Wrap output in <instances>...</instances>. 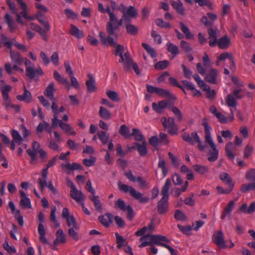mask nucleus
I'll return each instance as SVG.
<instances>
[{
  "label": "nucleus",
  "instance_id": "obj_1",
  "mask_svg": "<svg viewBox=\"0 0 255 255\" xmlns=\"http://www.w3.org/2000/svg\"><path fill=\"white\" fill-rule=\"evenodd\" d=\"M141 244L139 246V248H143L149 245L155 244L158 246H161L167 249L170 253L171 255H177V251L174 250L169 245L162 243H170V240L165 236L157 235H152L149 234L139 239Z\"/></svg>",
  "mask_w": 255,
  "mask_h": 255
},
{
  "label": "nucleus",
  "instance_id": "obj_2",
  "mask_svg": "<svg viewBox=\"0 0 255 255\" xmlns=\"http://www.w3.org/2000/svg\"><path fill=\"white\" fill-rule=\"evenodd\" d=\"M118 29V18L115 14H110L109 16V21L107 22L106 24L107 32L108 36L106 37L105 33L102 31L99 33V37L102 44L105 45H109L112 46L116 45V42L111 36L117 37V33L115 30Z\"/></svg>",
  "mask_w": 255,
  "mask_h": 255
},
{
  "label": "nucleus",
  "instance_id": "obj_3",
  "mask_svg": "<svg viewBox=\"0 0 255 255\" xmlns=\"http://www.w3.org/2000/svg\"><path fill=\"white\" fill-rule=\"evenodd\" d=\"M171 181L170 179L166 180L164 185L162 188L161 195L162 198L157 203V211L159 214H164L168 210V200H169V190Z\"/></svg>",
  "mask_w": 255,
  "mask_h": 255
},
{
  "label": "nucleus",
  "instance_id": "obj_4",
  "mask_svg": "<svg viewBox=\"0 0 255 255\" xmlns=\"http://www.w3.org/2000/svg\"><path fill=\"white\" fill-rule=\"evenodd\" d=\"M120 190L125 193H128L135 200L138 201L140 203H146L149 201V198L147 196H143L142 193L136 191L131 186H129L125 184H118Z\"/></svg>",
  "mask_w": 255,
  "mask_h": 255
},
{
  "label": "nucleus",
  "instance_id": "obj_5",
  "mask_svg": "<svg viewBox=\"0 0 255 255\" xmlns=\"http://www.w3.org/2000/svg\"><path fill=\"white\" fill-rule=\"evenodd\" d=\"M182 139L189 143L193 144L194 142L198 143V148L200 151H204L207 147L206 144H203L202 141L196 131L193 132L190 135L188 132H184L182 135Z\"/></svg>",
  "mask_w": 255,
  "mask_h": 255
},
{
  "label": "nucleus",
  "instance_id": "obj_6",
  "mask_svg": "<svg viewBox=\"0 0 255 255\" xmlns=\"http://www.w3.org/2000/svg\"><path fill=\"white\" fill-rule=\"evenodd\" d=\"M0 91L3 100V105L6 110L11 108V100L9 97L8 93L11 90V87L9 85L4 86L1 87Z\"/></svg>",
  "mask_w": 255,
  "mask_h": 255
},
{
  "label": "nucleus",
  "instance_id": "obj_7",
  "mask_svg": "<svg viewBox=\"0 0 255 255\" xmlns=\"http://www.w3.org/2000/svg\"><path fill=\"white\" fill-rule=\"evenodd\" d=\"M205 143L208 144L211 148L207 153L208 161L210 162L215 161L219 156V150L217 149L214 141H211Z\"/></svg>",
  "mask_w": 255,
  "mask_h": 255
},
{
  "label": "nucleus",
  "instance_id": "obj_8",
  "mask_svg": "<svg viewBox=\"0 0 255 255\" xmlns=\"http://www.w3.org/2000/svg\"><path fill=\"white\" fill-rule=\"evenodd\" d=\"M212 240L219 248L224 249L227 248L224 239V234L222 231H218L215 233L213 236Z\"/></svg>",
  "mask_w": 255,
  "mask_h": 255
},
{
  "label": "nucleus",
  "instance_id": "obj_9",
  "mask_svg": "<svg viewBox=\"0 0 255 255\" xmlns=\"http://www.w3.org/2000/svg\"><path fill=\"white\" fill-rule=\"evenodd\" d=\"M129 150L136 149L139 154L141 156H144L147 153L146 141H143L141 143L135 142L132 144V146L128 148Z\"/></svg>",
  "mask_w": 255,
  "mask_h": 255
},
{
  "label": "nucleus",
  "instance_id": "obj_10",
  "mask_svg": "<svg viewBox=\"0 0 255 255\" xmlns=\"http://www.w3.org/2000/svg\"><path fill=\"white\" fill-rule=\"evenodd\" d=\"M218 74V72L217 70L211 68L206 74L205 80L210 84H215L217 83Z\"/></svg>",
  "mask_w": 255,
  "mask_h": 255
},
{
  "label": "nucleus",
  "instance_id": "obj_11",
  "mask_svg": "<svg viewBox=\"0 0 255 255\" xmlns=\"http://www.w3.org/2000/svg\"><path fill=\"white\" fill-rule=\"evenodd\" d=\"M99 220L103 225L108 228L113 222V216L111 213H106L104 215L100 216L99 217Z\"/></svg>",
  "mask_w": 255,
  "mask_h": 255
},
{
  "label": "nucleus",
  "instance_id": "obj_12",
  "mask_svg": "<svg viewBox=\"0 0 255 255\" xmlns=\"http://www.w3.org/2000/svg\"><path fill=\"white\" fill-rule=\"evenodd\" d=\"M9 53L10 59L14 64L19 65L22 64L23 58L19 52L13 50H10Z\"/></svg>",
  "mask_w": 255,
  "mask_h": 255
},
{
  "label": "nucleus",
  "instance_id": "obj_13",
  "mask_svg": "<svg viewBox=\"0 0 255 255\" xmlns=\"http://www.w3.org/2000/svg\"><path fill=\"white\" fill-rule=\"evenodd\" d=\"M222 124H226L229 122H232L234 119V115L233 110L230 109V114L229 117H226L220 113H219L215 116Z\"/></svg>",
  "mask_w": 255,
  "mask_h": 255
},
{
  "label": "nucleus",
  "instance_id": "obj_14",
  "mask_svg": "<svg viewBox=\"0 0 255 255\" xmlns=\"http://www.w3.org/2000/svg\"><path fill=\"white\" fill-rule=\"evenodd\" d=\"M43 71L40 67H38L35 70L33 67H27L26 68V75L30 79H33L36 75H42Z\"/></svg>",
  "mask_w": 255,
  "mask_h": 255
},
{
  "label": "nucleus",
  "instance_id": "obj_15",
  "mask_svg": "<svg viewBox=\"0 0 255 255\" xmlns=\"http://www.w3.org/2000/svg\"><path fill=\"white\" fill-rule=\"evenodd\" d=\"M17 3L21 6L22 9V11L19 13L20 14L21 16H22L24 18L27 20H33V17L31 16H29L27 14V5L25 3H24L22 0H16Z\"/></svg>",
  "mask_w": 255,
  "mask_h": 255
},
{
  "label": "nucleus",
  "instance_id": "obj_16",
  "mask_svg": "<svg viewBox=\"0 0 255 255\" xmlns=\"http://www.w3.org/2000/svg\"><path fill=\"white\" fill-rule=\"evenodd\" d=\"M235 206V202L233 200L230 201L227 205L224 208L222 211L221 219L224 220L227 216H230L234 209Z\"/></svg>",
  "mask_w": 255,
  "mask_h": 255
},
{
  "label": "nucleus",
  "instance_id": "obj_17",
  "mask_svg": "<svg viewBox=\"0 0 255 255\" xmlns=\"http://www.w3.org/2000/svg\"><path fill=\"white\" fill-rule=\"evenodd\" d=\"M120 6L123 8L122 12L123 13V17H126L128 15V16L131 17H135L137 15V12L135 8L132 6H129V7L127 9L126 12L125 11L126 7L123 3H121Z\"/></svg>",
  "mask_w": 255,
  "mask_h": 255
},
{
  "label": "nucleus",
  "instance_id": "obj_18",
  "mask_svg": "<svg viewBox=\"0 0 255 255\" xmlns=\"http://www.w3.org/2000/svg\"><path fill=\"white\" fill-rule=\"evenodd\" d=\"M235 145L231 142H228L225 146V152L228 158L234 160L235 154L233 151L236 150Z\"/></svg>",
  "mask_w": 255,
  "mask_h": 255
},
{
  "label": "nucleus",
  "instance_id": "obj_19",
  "mask_svg": "<svg viewBox=\"0 0 255 255\" xmlns=\"http://www.w3.org/2000/svg\"><path fill=\"white\" fill-rule=\"evenodd\" d=\"M70 196L77 202L80 203H81L84 199V195L82 192L77 188L70 191Z\"/></svg>",
  "mask_w": 255,
  "mask_h": 255
},
{
  "label": "nucleus",
  "instance_id": "obj_20",
  "mask_svg": "<svg viewBox=\"0 0 255 255\" xmlns=\"http://www.w3.org/2000/svg\"><path fill=\"white\" fill-rule=\"evenodd\" d=\"M89 79L86 82L87 91L89 93H93L96 90L95 80L90 74L88 75Z\"/></svg>",
  "mask_w": 255,
  "mask_h": 255
},
{
  "label": "nucleus",
  "instance_id": "obj_21",
  "mask_svg": "<svg viewBox=\"0 0 255 255\" xmlns=\"http://www.w3.org/2000/svg\"><path fill=\"white\" fill-rule=\"evenodd\" d=\"M55 91L54 84L53 82L50 83L46 88L44 92V94L50 100L55 101V98L54 97V92Z\"/></svg>",
  "mask_w": 255,
  "mask_h": 255
},
{
  "label": "nucleus",
  "instance_id": "obj_22",
  "mask_svg": "<svg viewBox=\"0 0 255 255\" xmlns=\"http://www.w3.org/2000/svg\"><path fill=\"white\" fill-rule=\"evenodd\" d=\"M171 3L178 14L181 15H184L185 14V8L183 6V3L180 0L177 1H171Z\"/></svg>",
  "mask_w": 255,
  "mask_h": 255
},
{
  "label": "nucleus",
  "instance_id": "obj_23",
  "mask_svg": "<svg viewBox=\"0 0 255 255\" xmlns=\"http://www.w3.org/2000/svg\"><path fill=\"white\" fill-rule=\"evenodd\" d=\"M205 119H204L203 122L202 124L204 127L205 131V142L213 141L210 132V130L211 129V128L208 125L206 122H205Z\"/></svg>",
  "mask_w": 255,
  "mask_h": 255
},
{
  "label": "nucleus",
  "instance_id": "obj_24",
  "mask_svg": "<svg viewBox=\"0 0 255 255\" xmlns=\"http://www.w3.org/2000/svg\"><path fill=\"white\" fill-rule=\"evenodd\" d=\"M70 33L78 39L83 38L84 35L83 31L80 30L77 27L73 24L70 25Z\"/></svg>",
  "mask_w": 255,
  "mask_h": 255
},
{
  "label": "nucleus",
  "instance_id": "obj_25",
  "mask_svg": "<svg viewBox=\"0 0 255 255\" xmlns=\"http://www.w3.org/2000/svg\"><path fill=\"white\" fill-rule=\"evenodd\" d=\"M230 43V39L227 35H224L218 40V46L220 49L227 48Z\"/></svg>",
  "mask_w": 255,
  "mask_h": 255
},
{
  "label": "nucleus",
  "instance_id": "obj_26",
  "mask_svg": "<svg viewBox=\"0 0 255 255\" xmlns=\"http://www.w3.org/2000/svg\"><path fill=\"white\" fill-rule=\"evenodd\" d=\"M193 168L197 173L204 175L209 172V169L208 166L201 164H195L193 166Z\"/></svg>",
  "mask_w": 255,
  "mask_h": 255
},
{
  "label": "nucleus",
  "instance_id": "obj_27",
  "mask_svg": "<svg viewBox=\"0 0 255 255\" xmlns=\"http://www.w3.org/2000/svg\"><path fill=\"white\" fill-rule=\"evenodd\" d=\"M38 232L39 235V240L43 244H48L45 238V231L42 224L39 223L38 226Z\"/></svg>",
  "mask_w": 255,
  "mask_h": 255
},
{
  "label": "nucleus",
  "instance_id": "obj_28",
  "mask_svg": "<svg viewBox=\"0 0 255 255\" xmlns=\"http://www.w3.org/2000/svg\"><path fill=\"white\" fill-rule=\"evenodd\" d=\"M60 128L68 135H75L76 132L73 130L72 127L68 124L64 123L61 122L60 125Z\"/></svg>",
  "mask_w": 255,
  "mask_h": 255
},
{
  "label": "nucleus",
  "instance_id": "obj_29",
  "mask_svg": "<svg viewBox=\"0 0 255 255\" xmlns=\"http://www.w3.org/2000/svg\"><path fill=\"white\" fill-rule=\"evenodd\" d=\"M220 179L229 185V186L234 187V184L232 182L231 178L229 175L225 172H222L220 175Z\"/></svg>",
  "mask_w": 255,
  "mask_h": 255
},
{
  "label": "nucleus",
  "instance_id": "obj_30",
  "mask_svg": "<svg viewBox=\"0 0 255 255\" xmlns=\"http://www.w3.org/2000/svg\"><path fill=\"white\" fill-rule=\"evenodd\" d=\"M180 29L182 32L185 34V37L187 39H190L193 38V34L191 33L189 29L185 25L183 22H181L179 23Z\"/></svg>",
  "mask_w": 255,
  "mask_h": 255
},
{
  "label": "nucleus",
  "instance_id": "obj_31",
  "mask_svg": "<svg viewBox=\"0 0 255 255\" xmlns=\"http://www.w3.org/2000/svg\"><path fill=\"white\" fill-rule=\"evenodd\" d=\"M17 99L21 101H25L27 103H29L31 99V93L25 88L24 93L22 95H18Z\"/></svg>",
  "mask_w": 255,
  "mask_h": 255
},
{
  "label": "nucleus",
  "instance_id": "obj_32",
  "mask_svg": "<svg viewBox=\"0 0 255 255\" xmlns=\"http://www.w3.org/2000/svg\"><path fill=\"white\" fill-rule=\"evenodd\" d=\"M132 132L131 134V136H134V139L136 141H145V138L143 135L141 133L140 131L137 128H132Z\"/></svg>",
  "mask_w": 255,
  "mask_h": 255
},
{
  "label": "nucleus",
  "instance_id": "obj_33",
  "mask_svg": "<svg viewBox=\"0 0 255 255\" xmlns=\"http://www.w3.org/2000/svg\"><path fill=\"white\" fill-rule=\"evenodd\" d=\"M66 242L65 235L61 229H59L56 232V239L54 241L55 245L58 244L59 243H65Z\"/></svg>",
  "mask_w": 255,
  "mask_h": 255
},
{
  "label": "nucleus",
  "instance_id": "obj_34",
  "mask_svg": "<svg viewBox=\"0 0 255 255\" xmlns=\"http://www.w3.org/2000/svg\"><path fill=\"white\" fill-rule=\"evenodd\" d=\"M99 114L100 117L104 120H109L111 118L110 112L102 106L100 107Z\"/></svg>",
  "mask_w": 255,
  "mask_h": 255
},
{
  "label": "nucleus",
  "instance_id": "obj_35",
  "mask_svg": "<svg viewBox=\"0 0 255 255\" xmlns=\"http://www.w3.org/2000/svg\"><path fill=\"white\" fill-rule=\"evenodd\" d=\"M167 47V50L174 56L177 55L179 54V48L177 46L169 42L166 44Z\"/></svg>",
  "mask_w": 255,
  "mask_h": 255
},
{
  "label": "nucleus",
  "instance_id": "obj_36",
  "mask_svg": "<svg viewBox=\"0 0 255 255\" xmlns=\"http://www.w3.org/2000/svg\"><path fill=\"white\" fill-rule=\"evenodd\" d=\"M62 166L63 168H67L70 170H81L82 169L81 165L77 163H73L72 164H71L69 162H67L65 164H62Z\"/></svg>",
  "mask_w": 255,
  "mask_h": 255
},
{
  "label": "nucleus",
  "instance_id": "obj_37",
  "mask_svg": "<svg viewBox=\"0 0 255 255\" xmlns=\"http://www.w3.org/2000/svg\"><path fill=\"white\" fill-rule=\"evenodd\" d=\"M53 77L54 79L59 83L64 85H68L69 82L68 80L63 77H62L58 72L56 70L54 71Z\"/></svg>",
  "mask_w": 255,
  "mask_h": 255
},
{
  "label": "nucleus",
  "instance_id": "obj_38",
  "mask_svg": "<svg viewBox=\"0 0 255 255\" xmlns=\"http://www.w3.org/2000/svg\"><path fill=\"white\" fill-rule=\"evenodd\" d=\"M11 134L13 138V141H15L18 145H20L22 141V138L19 133L17 130L13 129L11 130Z\"/></svg>",
  "mask_w": 255,
  "mask_h": 255
},
{
  "label": "nucleus",
  "instance_id": "obj_39",
  "mask_svg": "<svg viewBox=\"0 0 255 255\" xmlns=\"http://www.w3.org/2000/svg\"><path fill=\"white\" fill-rule=\"evenodd\" d=\"M156 94L158 96L164 97L175 98V97L173 96L168 91L162 88H158Z\"/></svg>",
  "mask_w": 255,
  "mask_h": 255
},
{
  "label": "nucleus",
  "instance_id": "obj_40",
  "mask_svg": "<svg viewBox=\"0 0 255 255\" xmlns=\"http://www.w3.org/2000/svg\"><path fill=\"white\" fill-rule=\"evenodd\" d=\"M206 93V97L210 100H213L216 96V93L214 90H211L210 86H207L203 89Z\"/></svg>",
  "mask_w": 255,
  "mask_h": 255
},
{
  "label": "nucleus",
  "instance_id": "obj_41",
  "mask_svg": "<svg viewBox=\"0 0 255 255\" xmlns=\"http://www.w3.org/2000/svg\"><path fill=\"white\" fill-rule=\"evenodd\" d=\"M255 190V183L244 184L241 188V191L243 193H246L249 191Z\"/></svg>",
  "mask_w": 255,
  "mask_h": 255
},
{
  "label": "nucleus",
  "instance_id": "obj_42",
  "mask_svg": "<svg viewBox=\"0 0 255 255\" xmlns=\"http://www.w3.org/2000/svg\"><path fill=\"white\" fill-rule=\"evenodd\" d=\"M162 123L163 127L166 128L176 126L174 119L171 117H169L167 119L164 118L162 120Z\"/></svg>",
  "mask_w": 255,
  "mask_h": 255
},
{
  "label": "nucleus",
  "instance_id": "obj_43",
  "mask_svg": "<svg viewBox=\"0 0 255 255\" xmlns=\"http://www.w3.org/2000/svg\"><path fill=\"white\" fill-rule=\"evenodd\" d=\"M119 133L125 138H129L131 136L129 129L125 125H122L119 129Z\"/></svg>",
  "mask_w": 255,
  "mask_h": 255
},
{
  "label": "nucleus",
  "instance_id": "obj_44",
  "mask_svg": "<svg viewBox=\"0 0 255 255\" xmlns=\"http://www.w3.org/2000/svg\"><path fill=\"white\" fill-rule=\"evenodd\" d=\"M89 199L93 203L96 210H100L101 209L102 205L98 196H95L94 195H93L92 196H89Z\"/></svg>",
  "mask_w": 255,
  "mask_h": 255
},
{
  "label": "nucleus",
  "instance_id": "obj_45",
  "mask_svg": "<svg viewBox=\"0 0 255 255\" xmlns=\"http://www.w3.org/2000/svg\"><path fill=\"white\" fill-rule=\"evenodd\" d=\"M158 166L162 170V174L163 177H164L166 176L168 172V169L165 166V162L163 159L159 157V160L158 163Z\"/></svg>",
  "mask_w": 255,
  "mask_h": 255
},
{
  "label": "nucleus",
  "instance_id": "obj_46",
  "mask_svg": "<svg viewBox=\"0 0 255 255\" xmlns=\"http://www.w3.org/2000/svg\"><path fill=\"white\" fill-rule=\"evenodd\" d=\"M4 19H5L6 23H7V24L8 26V28H9V30H10V31H11V32L13 31L15 28V27L14 25V23H13V20H12L11 16L9 14L6 13L5 15Z\"/></svg>",
  "mask_w": 255,
  "mask_h": 255
},
{
  "label": "nucleus",
  "instance_id": "obj_47",
  "mask_svg": "<svg viewBox=\"0 0 255 255\" xmlns=\"http://www.w3.org/2000/svg\"><path fill=\"white\" fill-rule=\"evenodd\" d=\"M126 27L127 32L131 35H135L138 32V28L133 24L128 23Z\"/></svg>",
  "mask_w": 255,
  "mask_h": 255
},
{
  "label": "nucleus",
  "instance_id": "obj_48",
  "mask_svg": "<svg viewBox=\"0 0 255 255\" xmlns=\"http://www.w3.org/2000/svg\"><path fill=\"white\" fill-rule=\"evenodd\" d=\"M98 137L101 141L103 144L107 143L109 139V135L107 134L106 133L103 131L100 130L98 132Z\"/></svg>",
  "mask_w": 255,
  "mask_h": 255
},
{
  "label": "nucleus",
  "instance_id": "obj_49",
  "mask_svg": "<svg viewBox=\"0 0 255 255\" xmlns=\"http://www.w3.org/2000/svg\"><path fill=\"white\" fill-rule=\"evenodd\" d=\"M18 65L15 64L12 67H11L10 63H6L4 64V68L7 73L11 75L13 74V70L17 71V70L19 69Z\"/></svg>",
  "mask_w": 255,
  "mask_h": 255
},
{
  "label": "nucleus",
  "instance_id": "obj_50",
  "mask_svg": "<svg viewBox=\"0 0 255 255\" xmlns=\"http://www.w3.org/2000/svg\"><path fill=\"white\" fill-rule=\"evenodd\" d=\"M226 103L229 107H236L237 102L236 99L231 95H228L226 99Z\"/></svg>",
  "mask_w": 255,
  "mask_h": 255
},
{
  "label": "nucleus",
  "instance_id": "obj_51",
  "mask_svg": "<svg viewBox=\"0 0 255 255\" xmlns=\"http://www.w3.org/2000/svg\"><path fill=\"white\" fill-rule=\"evenodd\" d=\"M115 205L117 209H119L123 211H126V208H127V206H126L125 201L122 199H119L115 202Z\"/></svg>",
  "mask_w": 255,
  "mask_h": 255
},
{
  "label": "nucleus",
  "instance_id": "obj_52",
  "mask_svg": "<svg viewBox=\"0 0 255 255\" xmlns=\"http://www.w3.org/2000/svg\"><path fill=\"white\" fill-rule=\"evenodd\" d=\"M142 46L152 58L156 57V53L153 48L145 43H142Z\"/></svg>",
  "mask_w": 255,
  "mask_h": 255
},
{
  "label": "nucleus",
  "instance_id": "obj_53",
  "mask_svg": "<svg viewBox=\"0 0 255 255\" xmlns=\"http://www.w3.org/2000/svg\"><path fill=\"white\" fill-rule=\"evenodd\" d=\"M169 62L167 60H163L157 62L154 65V68L157 70H163L165 69L168 65Z\"/></svg>",
  "mask_w": 255,
  "mask_h": 255
},
{
  "label": "nucleus",
  "instance_id": "obj_54",
  "mask_svg": "<svg viewBox=\"0 0 255 255\" xmlns=\"http://www.w3.org/2000/svg\"><path fill=\"white\" fill-rule=\"evenodd\" d=\"M169 82L171 86L177 87L180 88L183 91V92L185 94H186V93L183 87L179 84L178 82L175 78H174L173 77H170L169 78Z\"/></svg>",
  "mask_w": 255,
  "mask_h": 255
},
{
  "label": "nucleus",
  "instance_id": "obj_55",
  "mask_svg": "<svg viewBox=\"0 0 255 255\" xmlns=\"http://www.w3.org/2000/svg\"><path fill=\"white\" fill-rule=\"evenodd\" d=\"M155 23L158 26L161 28H170L171 27V25L169 23L164 21L161 18H157L155 20Z\"/></svg>",
  "mask_w": 255,
  "mask_h": 255
},
{
  "label": "nucleus",
  "instance_id": "obj_56",
  "mask_svg": "<svg viewBox=\"0 0 255 255\" xmlns=\"http://www.w3.org/2000/svg\"><path fill=\"white\" fill-rule=\"evenodd\" d=\"M177 228L179 230L182 232L183 234L188 235L190 234V232L192 230V227L190 225L188 226H182L180 224L177 225Z\"/></svg>",
  "mask_w": 255,
  "mask_h": 255
},
{
  "label": "nucleus",
  "instance_id": "obj_57",
  "mask_svg": "<svg viewBox=\"0 0 255 255\" xmlns=\"http://www.w3.org/2000/svg\"><path fill=\"white\" fill-rule=\"evenodd\" d=\"M115 237L117 240V248L118 249H121L126 241V240L118 233H115Z\"/></svg>",
  "mask_w": 255,
  "mask_h": 255
},
{
  "label": "nucleus",
  "instance_id": "obj_58",
  "mask_svg": "<svg viewBox=\"0 0 255 255\" xmlns=\"http://www.w3.org/2000/svg\"><path fill=\"white\" fill-rule=\"evenodd\" d=\"M174 218L177 221H183L186 219V216L181 211L176 210L174 214Z\"/></svg>",
  "mask_w": 255,
  "mask_h": 255
},
{
  "label": "nucleus",
  "instance_id": "obj_59",
  "mask_svg": "<svg viewBox=\"0 0 255 255\" xmlns=\"http://www.w3.org/2000/svg\"><path fill=\"white\" fill-rule=\"evenodd\" d=\"M20 206L23 208H31V202L29 198L21 199L20 201Z\"/></svg>",
  "mask_w": 255,
  "mask_h": 255
},
{
  "label": "nucleus",
  "instance_id": "obj_60",
  "mask_svg": "<svg viewBox=\"0 0 255 255\" xmlns=\"http://www.w3.org/2000/svg\"><path fill=\"white\" fill-rule=\"evenodd\" d=\"M246 178L249 181H255V168L249 170L246 173Z\"/></svg>",
  "mask_w": 255,
  "mask_h": 255
},
{
  "label": "nucleus",
  "instance_id": "obj_61",
  "mask_svg": "<svg viewBox=\"0 0 255 255\" xmlns=\"http://www.w3.org/2000/svg\"><path fill=\"white\" fill-rule=\"evenodd\" d=\"M78 229V226L76 227L70 228L68 230V234L73 240L77 241L79 239L78 234L75 231L76 230Z\"/></svg>",
  "mask_w": 255,
  "mask_h": 255
},
{
  "label": "nucleus",
  "instance_id": "obj_62",
  "mask_svg": "<svg viewBox=\"0 0 255 255\" xmlns=\"http://www.w3.org/2000/svg\"><path fill=\"white\" fill-rule=\"evenodd\" d=\"M180 47L186 53H189L192 51V48L189 44L184 40L180 42Z\"/></svg>",
  "mask_w": 255,
  "mask_h": 255
},
{
  "label": "nucleus",
  "instance_id": "obj_63",
  "mask_svg": "<svg viewBox=\"0 0 255 255\" xmlns=\"http://www.w3.org/2000/svg\"><path fill=\"white\" fill-rule=\"evenodd\" d=\"M64 13L68 18L72 19H76L77 18V14L70 9L66 8L64 10Z\"/></svg>",
  "mask_w": 255,
  "mask_h": 255
},
{
  "label": "nucleus",
  "instance_id": "obj_64",
  "mask_svg": "<svg viewBox=\"0 0 255 255\" xmlns=\"http://www.w3.org/2000/svg\"><path fill=\"white\" fill-rule=\"evenodd\" d=\"M66 220L67 225L68 227H76L77 224L74 217L72 215L65 219Z\"/></svg>",
  "mask_w": 255,
  "mask_h": 255
}]
</instances>
